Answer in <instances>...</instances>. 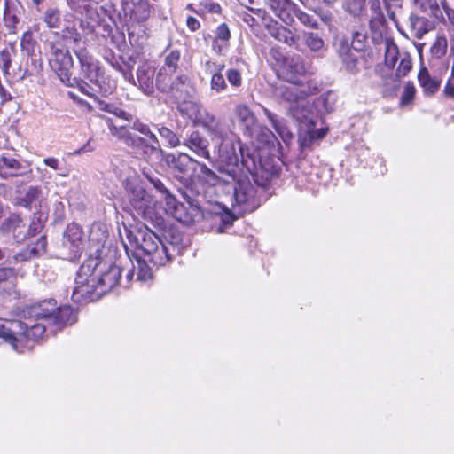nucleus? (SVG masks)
<instances>
[{"label":"nucleus","instance_id":"0eeeda50","mask_svg":"<svg viewBox=\"0 0 454 454\" xmlns=\"http://www.w3.org/2000/svg\"><path fill=\"white\" fill-rule=\"evenodd\" d=\"M370 9L372 16L369 20L371 40L374 44L385 45V66L389 70L393 69L397 61V45L395 39L388 35V28L383 14L380 12V4L378 0L370 2Z\"/></svg>","mask_w":454,"mask_h":454},{"label":"nucleus","instance_id":"423d86ee","mask_svg":"<svg viewBox=\"0 0 454 454\" xmlns=\"http://www.w3.org/2000/svg\"><path fill=\"white\" fill-rule=\"evenodd\" d=\"M238 150L240 157L239 166L254 176L259 185L264 186L267 182L278 176L281 168L273 158L262 157L257 149L242 144L239 139Z\"/></svg>","mask_w":454,"mask_h":454},{"label":"nucleus","instance_id":"9d476101","mask_svg":"<svg viewBox=\"0 0 454 454\" xmlns=\"http://www.w3.org/2000/svg\"><path fill=\"white\" fill-rule=\"evenodd\" d=\"M153 160H161L171 170L176 178L185 186H192L191 176L197 171L198 161L186 153H168L161 148V153H155Z\"/></svg>","mask_w":454,"mask_h":454},{"label":"nucleus","instance_id":"6e6552de","mask_svg":"<svg viewBox=\"0 0 454 454\" xmlns=\"http://www.w3.org/2000/svg\"><path fill=\"white\" fill-rule=\"evenodd\" d=\"M185 199L186 205L177 201L175 196L167 198L166 210L178 222L191 225L203 219V212L199 200L200 192L192 186L179 190Z\"/></svg>","mask_w":454,"mask_h":454},{"label":"nucleus","instance_id":"6e6d98bb","mask_svg":"<svg viewBox=\"0 0 454 454\" xmlns=\"http://www.w3.org/2000/svg\"><path fill=\"white\" fill-rule=\"evenodd\" d=\"M371 38V36L369 35ZM368 35L365 33L356 31L353 33L352 47L355 51H362L365 46Z\"/></svg>","mask_w":454,"mask_h":454},{"label":"nucleus","instance_id":"4d7b16f0","mask_svg":"<svg viewBox=\"0 0 454 454\" xmlns=\"http://www.w3.org/2000/svg\"><path fill=\"white\" fill-rule=\"evenodd\" d=\"M315 140V130L313 128H308L304 134H300L299 144L301 149L310 147L312 142Z\"/></svg>","mask_w":454,"mask_h":454},{"label":"nucleus","instance_id":"a878e982","mask_svg":"<svg viewBox=\"0 0 454 454\" xmlns=\"http://www.w3.org/2000/svg\"><path fill=\"white\" fill-rule=\"evenodd\" d=\"M26 169L27 168L20 161L12 156L0 157V176L3 178L22 175Z\"/></svg>","mask_w":454,"mask_h":454},{"label":"nucleus","instance_id":"a19ab883","mask_svg":"<svg viewBox=\"0 0 454 454\" xmlns=\"http://www.w3.org/2000/svg\"><path fill=\"white\" fill-rule=\"evenodd\" d=\"M411 27L418 38L422 37L430 29V24L427 19L424 17L411 16Z\"/></svg>","mask_w":454,"mask_h":454},{"label":"nucleus","instance_id":"7ed1b4c3","mask_svg":"<svg viewBox=\"0 0 454 454\" xmlns=\"http://www.w3.org/2000/svg\"><path fill=\"white\" fill-rule=\"evenodd\" d=\"M217 169L234 184V204L242 212H253L260 206L258 186L251 182L248 173L239 166V157L233 143L223 142L219 145Z\"/></svg>","mask_w":454,"mask_h":454},{"label":"nucleus","instance_id":"f8f14e48","mask_svg":"<svg viewBox=\"0 0 454 454\" xmlns=\"http://www.w3.org/2000/svg\"><path fill=\"white\" fill-rule=\"evenodd\" d=\"M130 204L145 222L161 227L164 218L154 211L155 200L141 185H135L130 192Z\"/></svg>","mask_w":454,"mask_h":454},{"label":"nucleus","instance_id":"f257e3e1","mask_svg":"<svg viewBox=\"0 0 454 454\" xmlns=\"http://www.w3.org/2000/svg\"><path fill=\"white\" fill-rule=\"evenodd\" d=\"M127 239L135 251L129 252L125 245L126 253L132 270L127 273V278L132 279L136 274L139 281H146L152 278V270L148 262L154 266H164L180 254L182 236L179 231L168 226L164 220L161 227L145 223L134 231H127Z\"/></svg>","mask_w":454,"mask_h":454},{"label":"nucleus","instance_id":"2f4dec72","mask_svg":"<svg viewBox=\"0 0 454 454\" xmlns=\"http://www.w3.org/2000/svg\"><path fill=\"white\" fill-rule=\"evenodd\" d=\"M418 80L427 96L434 95L440 88V81L432 78L426 67L420 69Z\"/></svg>","mask_w":454,"mask_h":454},{"label":"nucleus","instance_id":"13d9d810","mask_svg":"<svg viewBox=\"0 0 454 454\" xmlns=\"http://www.w3.org/2000/svg\"><path fill=\"white\" fill-rule=\"evenodd\" d=\"M199 7L200 9V15L205 12L219 13L221 12V6L210 0H205L200 3Z\"/></svg>","mask_w":454,"mask_h":454},{"label":"nucleus","instance_id":"f3484780","mask_svg":"<svg viewBox=\"0 0 454 454\" xmlns=\"http://www.w3.org/2000/svg\"><path fill=\"white\" fill-rule=\"evenodd\" d=\"M290 85H280L276 89V95L280 99L291 105L298 103L302 98H307L312 92L300 83L299 79H289Z\"/></svg>","mask_w":454,"mask_h":454},{"label":"nucleus","instance_id":"49530a36","mask_svg":"<svg viewBox=\"0 0 454 454\" xmlns=\"http://www.w3.org/2000/svg\"><path fill=\"white\" fill-rule=\"evenodd\" d=\"M22 220L18 215H11L0 225V231L4 233L15 232L21 226Z\"/></svg>","mask_w":454,"mask_h":454},{"label":"nucleus","instance_id":"4be33fe9","mask_svg":"<svg viewBox=\"0 0 454 454\" xmlns=\"http://www.w3.org/2000/svg\"><path fill=\"white\" fill-rule=\"evenodd\" d=\"M184 145L199 157L210 160L209 141L198 130H193L184 140Z\"/></svg>","mask_w":454,"mask_h":454},{"label":"nucleus","instance_id":"5fc2aeb1","mask_svg":"<svg viewBox=\"0 0 454 454\" xmlns=\"http://www.w3.org/2000/svg\"><path fill=\"white\" fill-rule=\"evenodd\" d=\"M448 43L445 37H438L432 46V53L440 58L446 53Z\"/></svg>","mask_w":454,"mask_h":454},{"label":"nucleus","instance_id":"de8ad7c7","mask_svg":"<svg viewBox=\"0 0 454 454\" xmlns=\"http://www.w3.org/2000/svg\"><path fill=\"white\" fill-rule=\"evenodd\" d=\"M46 326L41 323L32 324L29 322L28 329L27 330V347L28 346L29 340H37L45 333Z\"/></svg>","mask_w":454,"mask_h":454},{"label":"nucleus","instance_id":"b1692460","mask_svg":"<svg viewBox=\"0 0 454 454\" xmlns=\"http://www.w3.org/2000/svg\"><path fill=\"white\" fill-rule=\"evenodd\" d=\"M192 90L190 77L185 74H181L173 77L171 90L168 93H171L176 98L184 101L191 97Z\"/></svg>","mask_w":454,"mask_h":454},{"label":"nucleus","instance_id":"09e8293b","mask_svg":"<svg viewBox=\"0 0 454 454\" xmlns=\"http://www.w3.org/2000/svg\"><path fill=\"white\" fill-rule=\"evenodd\" d=\"M157 130L162 139H165L170 147H176L181 144L179 137L167 127H158Z\"/></svg>","mask_w":454,"mask_h":454},{"label":"nucleus","instance_id":"c9c22d12","mask_svg":"<svg viewBox=\"0 0 454 454\" xmlns=\"http://www.w3.org/2000/svg\"><path fill=\"white\" fill-rule=\"evenodd\" d=\"M416 91V88L412 82H406L399 99V107L411 109L414 103Z\"/></svg>","mask_w":454,"mask_h":454},{"label":"nucleus","instance_id":"39448f33","mask_svg":"<svg viewBox=\"0 0 454 454\" xmlns=\"http://www.w3.org/2000/svg\"><path fill=\"white\" fill-rule=\"evenodd\" d=\"M129 128L139 132L145 137H139L130 132L126 127L114 128L113 134L122 141L127 146L132 148L146 161L153 160L155 153H161V146L156 135L150 129L149 126L136 119L131 122Z\"/></svg>","mask_w":454,"mask_h":454},{"label":"nucleus","instance_id":"bb28decb","mask_svg":"<svg viewBox=\"0 0 454 454\" xmlns=\"http://www.w3.org/2000/svg\"><path fill=\"white\" fill-rule=\"evenodd\" d=\"M266 4L286 25L290 26L294 22L289 11L295 9L294 4L290 0H265Z\"/></svg>","mask_w":454,"mask_h":454},{"label":"nucleus","instance_id":"58836bf2","mask_svg":"<svg viewBox=\"0 0 454 454\" xmlns=\"http://www.w3.org/2000/svg\"><path fill=\"white\" fill-rule=\"evenodd\" d=\"M223 68L224 65L222 64L219 66V67H217V70H215L211 76L210 88L216 93H221L227 89V83L222 74Z\"/></svg>","mask_w":454,"mask_h":454},{"label":"nucleus","instance_id":"cd10ccee","mask_svg":"<svg viewBox=\"0 0 454 454\" xmlns=\"http://www.w3.org/2000/svg\"><path fill=\"white\" fill-rule=\"evenodd\" d=\"M337 101V94L332 90H328L319 97L314 102V109L319 114H325L333 112Z\"/></svg>","mask_w":454,"mask_h":454},{"label":"nucleus","instance_id":"412c9836","mask_svg":"<svg viewBox=\"0 0 454 454\" xmlns=\"http://www.w3.org/2000/svg\"><path fill=\"white\" fill-rule=\"evenodd\" d=\"M234 114L244 135L252 137L257 127L254 113L246 105H238L234 109Z\"/></svg>","mask_w":454,"mask_h":454},{"label":"nucleus","instance_id":"864d4df0","mask_svg":"<svg viewBox=\"0 0 454 454\" xmlns=\"http://www.w3.org/2000/svg\"><path fill=\"white\" fill-rule=\"evenodd\" d=\"M366 0H347L344 6L347 12L354 16H359L363 10Z\"/></svg>","mask_w":454,"mask_h":454},{"label":"nucleus","instance_id":"5701e85b","mask_svg":"<svg viewBox=\"0 0 454 454\" xmlns=\"http://www.w3.org/2000/svg\"><path fill=\"white\" fill-rule=\"evenodd\" d=\"M268 32L271 37L290 47H298L300 36L296 35L293 30L278 23L267 27Z\"/></svg>","mask_w":454,"mask_h":454},{"label":"nucleus","instance_id":"ddd939ff","mask_svg":"<svg viewBox=\"0 0 454 454\" xmlns=\"http://www.w3.org/2000/svg\"><path fill=\"white\" fill-rule=\"evenodd\" d=\"M28 326L29 322L10 321L8 325L0 328V337L10 343L14 350L23 352L27 348L26 333Z\"/></svg>","mask_w":454,"mask_h":454},{"label":"nucleus","instance_id":"a18cd8bd","mask_svg":"<svg viewBox=\"0 0 454 454\" xmlns=\"http://www.w3.org/2000/svg\"><path fill=\"white\" fill-rule=\"evenodd\" d=\"M179 61L180 51L177 50L171 51L169 54L166 56L164 60V66L161 67V68L175 74L179 68Z\"/></svg>","mask_w":454,"mask_h":454},{"label":"nucleus","instance_id":"f704fd0d","mask_svg":"<svg viewBox=\"0 0 454 454\" xmlns=\"http://www.w3.org/2000/svg\"><path fill=\"white\" fill-rule=\"evenodd\" d=\"M192 110L194 122L198 125H200L203 128H205L213 121L217 119L215 114H211L207 109H206L202 106L193 104Z\"/></svg>","mask_w":454,"mask_h":454},{"label":"nucleus","instance_id":"72a5a7b5","mask_svg":"<svg viewBox=\"0 0 454 454\" xmlns=\"http://www.w3.org/2000/svg\"><path fill=\"white\" fill-rule=\"evenodd\" d=\"M301 36L304 44L312 52H319L325 49V41L317 33L302 31Z\"/></svg>","mask_w":454,"mask_h":454},{"label":"nucleus","instance_id":"473e14b6","mask_svg":"<svg viewBox=\"0 0 454 454\" xmlns=\"http://www.w3.org/2000/svg\"><path fill=\"white\" fill-rule=\"evenodd\" d=\"M76 321V314L70 306L58 307L53 315L52 323L59 326L73 325Z\"/></svg>","mask_w":454,"mask_h":454},{"label":"nucleus","instance_id":"37998d69","mask_svg":"<svg viewBox=\"0 0 454 454\" xmlns=\"http://www.w3.org/2000/svg\"><path fill=\"white\" fill-rule=\"evenodd\" d=\"M150 14L149 4L146 1L140 0L134 4L131 11V17L136 20L142 21L146 20Z\"/></svg>","mask_w":454,"mask_h":454},{"label":"nucleus","instance_id":"774afa93","mask_svg":"<svg viewBox=\"0 0 454 454\" xmlns=\"http://www.w3.org/2000/svg\"><path fill=\"white\" fill-rule=\"evenodd\" d=\"M316 13L320 18L322 22L328 26L329 27H332L333 21V15L330 11H316Z\"/></svg>","mask_w":454,"mask_h":454},{"label":"nucleus","instance_id":"9b49d317","mask_svg":"<svg viewBox=\"0 0 454 454\" xmlns=\"http://www.w3.org/2000/svg\"><path fill=\"white\" fill-rule=\"evenodd\" d=\"M42 19L48 28L61 29L59 35L62 39H69L74 43L81 42L82 34L76 28L74 14L67 13L63 18L59 9L50 7L43 13Z\"/></svg>","mask_w":454,"mask_h":454},{"label":"nucleus","instance_id":"7c9ffc66","mask_svg":"<svg viewBox=\"0 0 454 454\" xmlns=\"http://www.w3.org/2000/svg\"><path fill=\"white\" fill-rule=\"evenodd\" d=\"M204 129L207 132V134L211 137L213 140L221 139L222 143L220 144V145L223 142L233 143L236 147V152L238 153V141L235 143L234 141L224 139L227 137L228 132L224 123L221 121L219 119H215V121H213L210 124L206 126Z\"/></svg>","mask_w":454,"mask_h":454},{"label":"nucleus","instance_id":"c85d7f7f","mask_svg":"<svg viewBox=\"0 0 454 454\" xmlns=\"http://www.w3.org/2000/svg\"><path fill=\"white\" fill-rule=\"evenodd\" d=\"M197 168H199L198 177L211 186H215L220 182L230 183L229 178L225 175L220 173L221 176H218L203 163L198 161Z\"/></svg>","mask_w":454,"mask_h":454},{"label":"nucleus","instance_id":"6ab92c4d","mask_svg":"<svg viewBox=\"0 0 454 454\" xmlns=\"http://www.w3.org/2000/svg\"><path fill=\"white\" fill-rule=\"evenodd\" d=\"M314 106L310 103L302 98L294 105L289 106V113L291 116L299 123L304 124L307 128H314Z\"/></svg>","mask_w":454,"mask_h":454},{"label":"nucleus","instance_id":"4468645a","mask_svg":"<svg viewBox=\"0 0 454 454\" xmlns=\"http://www.w3.org/2000/svg\"><path fill=\"white\" fill-rule=\"evenodd\" d=\"M416 9L445 23L442 9L444 11L450 25L454 26V10L448 6L446 0H411Z\"/></svg>","mask_w":454,"mask_h":454},{"label":"nucleus","instance_id":"bf43d9fd","mask_svg":"<svg viewBox=\"0 0 454 454\" xmlns=\"http://www.w3.org/2000/svg\"><path fill=\"white\" fill-rule=\"evenodd\" d=\"M226 77L228 79V82L232 85L233 87H239L242 84V76L239 70L235 68H230L226 72Z\"/></svg>","mask_w":454,"mask_h":454},{"label":"nucleus","instance_id":"e433bc0d","mask_svg":"<svg viewBox=\"0 0 454 454\" xmlns=\"http://www.w3.org/2000/svg\"><path fill=\"white\" fill-rule=\"evenodd\" d=\"M172 80L173 73L160 67L155 78V86L161 92L168 93L171 90Z\"/></svg>","mask_w":454,"mask_h":454},{"label":"nucleus","instance_id":"603ef678","mask_svg":"<svg viewBox=\"0 0 454 454\" xmlns=\"http://www.w3.org/2000/svg\"><path fill=\"white\" fill-rule=\"evenodd\" d=\"M90 239L98 243L104 242L107 238L106 226L97 223L93 224L90 231Z\"/></svg>","mask_w":454,"mask_h":454},{"label":"nucleus","instance_id":"e2e57ef3","mask_svg":"<svg viewBox=\"0 0 454 454\" xmlns=\"http://www.w3.org/2000/svg\"><path fill=\"white\" fill-rule=\"evenodd\" d=\"M334 46L336 47L340 57L346 56L351 51V48L349 47L348 41L344 38H336Z\"/></svg>","mask_w":454,"mask_h":454},{"label":"nucleus","instance_id":"ea45409f","mask_svg":"<svg viewBox=\"0 0 454 454\" xmlns=\"http://www.w3.org/2000/svg\"><path fill=\"white\" fill-rule=\"evenodd\" d=\"M18 6L12 4H9L7 1L5 2V8L4 11V20L5 25L9 28H15L17 24L20 21V19L17 15Z\"/></svg>","mask_w":454,"mask_h":454},{"label":"nucleus","instance_id":"3c124183","mask_svg":"<svg viewBox=\"0 0 454 454\" xmlns=\"http://www.w3.org/2000/svg\"><path fill=\"white\" fill-rule=\"evenodd\" d=\"M20 45L23 51L28 54L33 53L35 51V39L34 38L33 32L31 30L26 31L20 40Z\"/></svg>","mask_w":454,"mask_h":454},{"label":"nucleus","instance_id":"393cba45","mask_svg":"<svg viewBox=\"0 0 454 454\" xmlns=\"http://www.w3.org/2000/svg\"><path fill=\"white\" fill-rule=\"evenodd\" d=\"M154 68L147 64H143L137 70L138 88L147 96L154 92Z\"/></svg>","mask_w":454,"mask_h":454},{"label":"nucleus","instance_id":"69168bd1","mask_svg":"<svg viewBox=\"0 0 454 454\" xmlns=\"http://www.w3.org/2000/svg\"><path fill=\"white\" fill-rule=\"evenodd\" d=\"M412 64L411 59L407 56L402 59L401 62L399 63V76L406 75L411 69Z\"/></svg>","mask_w":454,"mask_h":454},{"label":"nucleus","instance_id":"680f3d73","mask_svg":"<svg viewBox=\"0 0 454 454\" xmlns=\"http://www.w3.org/2000/svg\"><path fill=\"white\" fill-rule=\"evenodd\" d=\"M387 11V16L392 20L397 27V20H395V8L397 6V0H382Z\"/></svg>","mask_w":454,"mask_h":454},{"label":"nucleus","instance_id":"c03bdc74","mask_svg":"<svg viewBox=\"0 0 454 454\" xmlns=\"http://www.w3.org/2000/svg\"><path fill=\"white\" fill-rule=\"evenodd\" d=\"M294 13L295 17L298 19V20L306 27L311 28V29H318L319 28L317 20L314 18L313 15L307 13L299 8L294 9Z\"/></svg>","mask_w":454,"mask_h":454},{"label":"nucleus","instance_id":"dca6fc26","mask_svg":"<svg viewBox=\"0 0 454 454\" xmlns=\"http://www.w3.org/2000/svg\"><path fill=\"white\" fill-rule=\"evenodd\" d=\"M68 7L75 14H79L80 28L85 35H90L94 32V25L88 19L94 20L98 14L94 8L91 6V0H66Z\"/></svg>","mask_w":454,"mask_h":454},{"label":"nucleus","instance_id":"79ce46f5","mask_svg":"<svg viewBox=\"0 0 454 454\" xmlns=\"http://www.w3.org/2000/svg\"><path fill=\"white\" fill-rule=\"evenodd\" d=\"M46 218V215L42 212L35 213L27 229V236L33 237L39 234L44 227Z\"/></svg>","mask_w":454,"mask_h":454},{"label":"nucleus","instance_id":"0e129e2a","mask_svg":"<svg viewBox=\"0 0 454 454\" xmlns=\"http://www.w3.org/2000/svg\"><path fill=\"white\" fill-rule=\"evenodd\" d=\"M342 62L345 64L346 68L349 71H353L356 67L357 59L356 57L352 53V51L346 56L340 57Z\"/></svg>","mask_w":454,"mask_h":454},{"label":"nucleus","instance_id":"2eb2a0df","mask_svg":"<svg viewBox=\"0 0 454 454\" xmlns=\"http://www.w3.org/2000/svg\"><path fill=\"white\" fill-rule=\"evenodd\" d=\"M82 230L77 223H72L67 225L63 234V248L66 250L64 255L67 260L74 261L80 257L82 251Z\"/></svg>","mask_w":454,"mask_h":454},{"label":"nucleus","instance_id":"c756f323","mask_svg":"<svg viewBox=\"0 0 454 454\" xmlns=\"http://www.w3.org/2000/svg\"><path fill=\"white\" fill-rule=\"evenodd\" d=\"M42 189L39 186H29L24 196L18 199V205L27 208H36L41 206Z\"/></svg>","mask_w":454,"mask_h":454},{"label":"nucleus","instance_id":"1a4fd4ad","mask_svg":"<svg viewBox=\"0 0 454 454\" xmlns=\"http://www.w3.org/2000/svg\"><path fill=\"white\" fill-rule=\"evenodd\" d=\"M76 57L80 63V78L87 82L93 89V94L90 97L95 96L97 92L107 94L111 92L110 87H106L103 84L104 71L97 60L85 48H81L75 51Z\"/></svg>","mask_w":454,"mask_h":454},{"label":"nucleus","instance_id":"a211bd4d","mask_svg":"<svg viewBox=\"0 0 454 454\" xmlns=\"http://www.w3.org/2000/svg\"><path fill=\"white\" fill-rule=\"evenodd\" d=\"M56 301L53 299H49L27 307L23 312L25 317L28 320L31 318H35L52 321L53 315L56 314Z\"/></svg>","mask_w":454,"mask_h":454},{"label":"nucleus","instance_id":"20e7f679","mask_svg":"<svg viewBox=\"0 0 454 454\" xmlns=\"http://www.w3.org/2000/svg\"><path fill=\"white\" fill-rule=\"evenodd\" d=\"M40 40L43 42V35ZM60 37L59 32L56 31L53 37H48L44 40V52L47 57L51 68L56 73L59 80L67 86L77 87L79 90L90 96L93 94V88L82 80H77L71 76V68L74 66V60L69 48L65 45Z\"/></svg>","mask_w":454,"mask_h":454},{"label":"nucleus","instance_id":"052dcab7","mask_svg":"<svg viewBox=\"0 0 454 454\" xmlns=\"http://www.w3.org/2000/svg\"><path fill=\"white\" fill-rule=\"evenodd\" d=\"M231 37V32L225 23L219 25L215 30V38L214 40L228 42Z\"/></svg>","mask_w":454,"mask_h":454},{"label":"nucleus","instance_id":"f03ea898","mask_svg":"<svg viewBox=\"0 0 454 454\" xmlns=\"http://www.w3.org/2000/svg\"><path fill=\"white\" fill-rule=\"evenodd\" d=\"M121 269L111 260L90 256L79 268L72 299L93 301L111 291L119 282Z\"/></svg>","mask_w":454,"mask_h":454},{"label":"nucleus","instance_id":"338daca9","mask_svg":"<svg viewBox=\"0 0 454 454\" xmlns=\"http://www.w3.org/2000/svg\"><path fill=\"white\" fill-rule=\"evenodd\" d=\"M12 62V56L11 52L8 50H4L0 53V66H2V68L6 72Z\"/></svg>","mask_w":454,"mask_h":454},{"label":"nucleus","instance_id":"aec40b11","mask_svg":"<svg viewBox=\"0 0 454 454\" xmlns=\"http://www.w3.org/2000/svg\"><path fill=\"white\" fill-rule=\"evenodd\" d=\"M47 239L45 235H42L35 242H32L26 247L17 253L12 260L14 262H28L34 258L40 257L46 253Z\"/></svg>","mask_w":454,"mask_h":454},{"label":"nucleus","instance_id":"8fccbe9b","mask_svg":"<svg viewBox=\"0 0 454 454\" xmlns=\"http://www.w3.org/2000/svg\"><path fill=\"white\" fill-rule=\"evenodd\" d=\"M145 177L153 185V187L161 194L165 196V201L168 196H173L169 190L166 187L162 180L155 174L145 173Z\"/></svg>","mask_w":454,"mask_h":454},{"label":"nucleus","instance_id":"4c0bfd02","mask_svg":"<svg viewBox=\"0 0 454 454\" xmlns=\"http://www.w3.org/2000/svg\"><path fill=\"white\" fill-rule=\"evenodd\" d=\"M264 114L270 121L276 132L282 137L284 141L291 137V133L286 127L285 123L281 120H279L275 114L271 113L270 110L266 108L264 109Z\"/></svg>","mask_w":454,"mask_h":454}]
</instances>
